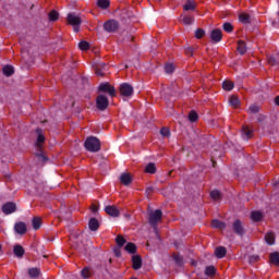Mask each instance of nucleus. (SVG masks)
Returning <instances> with one entry per match:
<instances>
[{
  "label": "nucleus",
  "mask_w": 279,
  "mask_h": 279,
  "mask_svg": "<svg viewBox=\"0 0 279 279\" xmlns=\"http://www.w3.org/2000/svg\"><path fill=\"white\" fill-rule=\"evenodd\" d=\"M29 278H39L40 277V268L33 267L28 269Z\"/></svg>",
  "instance_id": "bb28decb"
},
{
  "label": "nucleus",
  "mask_w": 279,
  "mask_h": 279,
  "mask_svg": "<svg viewBox=\"0 0 279 279\" xmlns=\"http://www.w3.org/2000/svg\"><path fill=\"white\" fill-rule=\"evenodd\" d=\"M222 29L227 32V34H232V32H234V26H232L230 22H227L222 25Z\"/></svg>",
  "instance_id": "58836bf2"
},
{
  "label": "nucleus",
  "mask_w": 279,
  "mask_h": 279,
  "mask_svg": "<svg viewBox=\"0 0 279 279\" xmlns=\"http://www.w3.org/2000/svg\"><path fill=\"white\" fill-rule=\"evenodd\" d=\"M104 29L105 32H108L109 34H112L119 29V22L116 20H108L104 23Z\"/></svg>",
  "instance_id": "1a4fd4ad"
},
{
  "label": "nucleus",
  "mask_w": 279,
  "mask_h": 279,
  "mask_svg": "<svg viewBox=\"0 0 279 279\" xmlns=\"http://www.w3.org/2000/svg\"><path fill=\"white\" fill-rule=\"evenodd\" d=\"M265 241H266L267 245H275V243H276V235L274 234V232H268L265 235Z\"/></svg>",
  "instance_id": "a878e982"
},
{
  "label": "nucleus",
  "mask_w": 279,
  "mask_h": 279,
  "mask_svg": "<svg viewBox=\"0 0 279 279\" xmlns=\"http://www.w3.org/2000/svg\"><path fill=\"white\" fill-rule=\"evenodd\" d=\"M105 213H107V215H109V217H119V215H121V213L119 211V208H117V206H114V205L106 206Z\"/></svg>",
  "instance_id": "f8f14e48"
},
{
  "label": "nucleus",
  "mask_w": 279,
  "mask_h": 279,
  "mask_svg": "<svg viewBox=\"0 0 279 279\" xmlns=\"http://www.w3.org/2000/svg\"><path fill=\"white\" fill-rule=\"evenodd\" d=\"M13 254L16 258H23L25 256V248L21 244H16L13 247Z\"/></svg>",
  "instance_id": "f3484780"
},
{
  "label": "nucleus",
  "mask_w": 279,
  "mask_h": 279,
  "mask_svg": "<svg viewBox=\"0 0 279 279\" xmlns=\"http://www.w3.org/2000/svg\"><path fill=\"white\" fill-rule=\"evenodd\" d=\"M1 210L5 215H12L13 213H16V203L8 202L2 205Z\"/></svg>",
  "instance_id": "9d476101"
},
{
  "label": "nucleus",
  "mask_w": 279,
  "mask_h": 279,
  "mask_svg": "<svg viewBox=\"0 0 279 279\" xmlns=\"http://www.w3.org/2000/svg\"><path fill=\"white\" fill-rule=\"evenodd\" d=\"M36 134H37V142H36V147L39 149V151L36 154L37 159L39 162H47L49 158L43 154V143H45V135L43 134V129L37 128L36 129Z\"/></svg>",
  "instance_id": "f257e3e1"
},
{
  "label": "nucleus",
  "mask_w": 279,
  "mask_h": 279,
  "mask_svg": "<svg viewBox=\"0 0 279 279\" xmlns=\"http://www.w3.org/2000/svg\"><path fill=\"white\" fill-rule=\"evenodd\" d=\"M251 219H253L256 222L262 221L263 220V213L253 211L252 215H251Z\"/></svg>",
  "instance_id": "c9c22d12"
},
{
  "label": "nucleus",
  "mask_w": 279,
  "mask_h": 279,
  "mask_svg": "<svg viewBox=\"0 0 279 279\" xmlns=\"http://www.w3.org/2000/svg\"><path fill=\"white\" fill-rule=\"evenodd\" d=\"M278 25V22H272V26L276 27Z\"/></svg>",
  "instance_id": "69168bd1"
},
{
  "label": "nucleus",
  "mask_w": 279,
  "mask_h": 279,
  "mask_svg": "<svg viewBox=\"0 0 279 279\" xmlns=\"http://www.w3.org/2000/svg\"><path fill=\"white\" fill-rule=\"evenodd\" d=\"M2 71L7 77H12V75H14V66L12 65H4Z\"/></svg>",
  "instance_id": "c85d7f7f"
},
{
  "label": "nucleus",
  "mask_w": 279,
  "mask_h": 279,
  "mask_svg": "<svg viewBox=\"0 0 279 279\" xmlns=\"http://www.w3.org/2000/svg\"><path fill=\"white\" fill-rule=\"evenodd\" d=\"M120 182L124 186H130L132 184V174L124 172L120 175Z\"/></svg>",
  "instance_id": "dca6fc26"
},
{
  "label": "nucleus",
  "mask_w": 279,
  "mask_h": 279,
  "mask_svg": "<svg viewBox=\"0 0 279 279\" xmlns=\"http://www.w3.org/2000/svg\"><path fill=\"white\" fill-rule=\"evenodd\" d=\"M222 88L223 90H232V88H234V83L231 81H225L222 83Z\"/></svg>",
  "instance_id": "ea45409f"
},
{
  "label": "nucleus",
  "mask_w": 279,
  "mask_h": 279,
  "mask_svg": "<svg viewBox=\"0 0 279 279\" xmlns=\"http://www.w3.org/2000/svg\"><path fill=\"white\" fill-rule=\"evenodd\" d=\"M134 40V36H132L131 34H126V36L122 39V41L124 43H130Z\"/></svg>",
  "instance_id": "6e6d98bb"
},
{
  "label": "nucleus",
  "mask_w": 279,
  "mask_h": 279,
  "mask_svg": "<svg viewBox=\"0 0 279 279\" xmlns=\"http://www.w3.org/2000/svg\"><path fill=\"white\" fill-rule=\"evenodd\" d=\"M185 53H186V56H193V47H187L185 49Z\"/></svg>",
  "instance_id": "bf43d9fd"
},
{
  "label": "nucleus",
  "mask_w": 279,
  "mask_h": 279,
  "mask_svg": "<svg viewBox=\"0 0 279 279\" xmlns=\"http://www.w3.org/2000/svg\"><path fill=\"white\" fill-rule=\"evenodd\" d=\"M68 23L70 25H82V19L75 13H70L68 15Z\"/></svg>",
  "instance_id": "2eb2a0df"
},
{
  "label": "nucleus",
  "mask_w": 279,
  "mask_h": 279,
  "mask_svg": "<svg viewBox=\"0 0 279 279\" xmlns=\"http://www.w3.org/2000/svg\"><path fill=\"white\" fill-rule=\"evenodd\" d=\"M160 219H162V210L156 209L155 211L148 213V223L153 228H156V226H158V221H160Z\"/></svg>",
  "instance_id": "7ed1b4c3"
},
{
  "label": "nucleus",
  "mask_w": 279,
  "mask_h": 279,
  "mask_svg": "<svg viewBox=\"0 0 279 279\" xmlns=\"http://www.w3.org/2000/svg\"><path fill=\"white\" fill-rule=\"evenodd\" d=\"M0 250H1V244H0Z\"/></svg>",
  "instance_id": "774afa93"
},
{
  "label": "nucleus",
  "mask_w": 279,
  "mask_h": 279,
  "mask_svg": "<svg viewBox=\"0 0 279 279\" xmlns=\"http://www.w3.org/2000/svg\"><path fill=\"white\" fill-rule=\"evenodd\" d=\"M95 73L99 77H104L106 75V72L104 70H101V68H95Z\"/></svg>",
  "instance_id": "3c124183"
},
{
  "label": "nucleus",
  "mask_w": 279,
  "mask_h": 279,
  "mask_svg": "<svg viewBox=\"0 0 279 279\" xmlns=\"http://www.w3.org/2000/svg\"><path fill=\"white\" fill-rule=\"evenodd\" d=\"M215 274H217V269L215 268V266H207L205 269V275L206 276H215Z\"/></svg>",
  "instance_id": "37998d69"
},
{
  "label": "nucleus",
  "mask_w": 279,
  "mask_h": 279,
  "mask_svg": "<svg viewBox=\"0 0 279 279\" xmlns=\"http://www.w3.org/2000/svg\"><path fill=\"white\" fill-rule=\"evenodd\" d=\"M7 178H10V175H7Z\"/></svg>",
  "instance_id": "338daca9"
},
{
  "label": "nucleus",
  "mask_w": 279,
  "mask_h": 279,
  "mask_svg": "<svg viewBox=\"0 0 279 279\" xmlns=\"http://www.w3.org/2000/svg\"><path fill=\"white\" fill-rule=\"evenodd\" d=\"M88 228L92 230V232H97V230H99V220L96 218H90L88 221Z\"/></svg>",
  "instance_id": "6ab92c4d"
},
{
  "label": "nucleus",
  "mask_w": 279,
  "mask_h": 279,
  "mask_svg": "<svg viewBox=\"0 0 279 279\" xmlns=\"http://www.w3.org/2000/svg\"><path fill=\"white\" fill-rule=\"evenodd\" d=\"M108 106H110V100H108V97L105 95H99L96 97V108L100 112H104L105 110H108Z\"/></svg>",
  "instance_id": "20e7f679"
},
{
  "label": "nucleus",
  "mask_w": 279,
  "mask_h": 279,
  "mask_svg": "<svg viewBox=\"0 0 279 279\" xmlns=\"http://www.w3.org/2000/svg\"><path fill=\"white\" fill-rule=\"evenodd\" d=\"M275 104H276V106H279V96H277V97L275 98Z\"/></svg>",
  "instance_id": "0e129e2a"
},
{
  "label": "nucleus",
  "mask_w": 279,
  "mask_h": 279,
  "mask_svg": "<svg viewBox=\"0 0 279 279\" xmlns=\"http://www.w3.org/2000/svg\"><path fill=\"white\" fill-rule=\"evenodd\" d=\"M223 38V34L221 33V29L215 28L210 33V39L211 43H221V39Z\"/></svg>",
  "instance_id": "9b49d317"
},
{
  "label": "nucleus",
  "mask_w": 279,
  "mask_h": 279,
  "mask_svg": "<svg viewBox=\"0 0 279 279\" xmlns=\"http://www.w3.org/2000/svg\"><path fill=\"white\" fill-rule=\"evenodd\" d=\"M238 51L240 56H245V53L247 52V46L245 45V41L243 40L238 41Z\"/></svg>",
  "instance_id": "4be33fe9"
},
{
  "label": "nucleus",
  "mask_w": 279,
  "mask_h": 279,
  "mask_svg": "<svg viewBox=\"0 0 279 279\" xmlns=\"http://www.w3.org/2000/svg\"><path fill=\"white\" fill-rule=\"evenodd\" d=\"M269 263L270 265H275L276 267H279V252L270 253Z\"/></svg>",
  "instance_id": "aec40b11"
},
{
  "label": "nucleus",
  "mask_w": 279,
  "mask_h": 279,
  "mask_svg": "<svg viewBox=\"0 0 279 279\" xmlns=\"http://www.w3.org/2000/svg\"><path fill=\"white\" fill-rule=\"evenodd\" d=\"M259 256L258 255H253L251 257H248V263L252 265L254 263H256L257 260H259Z\"/></svg>",
  "instance_id": "5fc2aeb1"
},
{
  "label": "nucleus",
  "mask_w": 279,
  "mask_h": 279,
  "mask_svg": "<svg viewBox=\"0 0 279 279\" xmlns=\"http://www.w3.org/2000/svg\"><path fill=\"white\" fill-rule=\"evenodd\" d=\"M228 254V250L225 246H218L215 250V255L217 258H223Z\"/></svg>",
  "instance_id": "412c9836"
},
{
  "label": "nucleus",
  "mask_w": 279,
  "mask_h": 279,
  "mask_svg": "<svg viewBox=\"0 0 279 279\" xmlns=\"http://www.w3.org/2000/svg\"><path fill=\"white\" fill-rule=\"evenodd\" d=\"M116 243L119 247H123L126 243V240H125V238H123V235H118L116 238Z\"/></svg>",
  "instance_id": "79ce46f5"
},
{
  "label": "nucleus",
  "mask_w": 279,
  "mask_h": 279,
  "mask_svg": "<svg viewBox=\"0 0 279 279\" xmlns=\"http://www.w3.org/2000/svg\"><path fill=\"white\" fill-rule=\"evenodd\" d=\"M173 71H175V65L173 63H166L165 65V72L168 75H171V73H173Z\"/></svg>",
  "instance_id": "4c0bfd02"
},
{
  "label": "nucleus",
  "mask_w": 279,
  "mask_h": 279,
  "mask_svg": "<svg viewBox=\"0 0 279 279\" xmlns=\"http://www.w3.org/2000/svg\"><path fill=\"white\" fill-rule=\"evenodd\" d=\"M145 172L151 173V174L156 173V163H153V162L148 163L145 168Z\"/></svg>",
  "instance_id": "a19ab883"
},
{
  "label": "nucleus",
  "mask_w": 279,
  "mask_h": 279,
  "mask_svg": "<svg viewBox=\"0 0 279 279\" xmlns=\"http://www.w3.org/2000/svg\"><path fill=\"white\" fill-rule=\"evenodd\" d=\"M81 276L84 279L90 278V276H93V268L89 266L84 267L81 271Z\"/></svg>",
  "instance_id": "b1692460"
},
{
  "label": "nucleus",
  "mask_w": 279,
  "mask_h": 279,
  "mask_svg": "<svg viewBox=\"0 0 279 279\" xmlns=\"http://www.w3.org/2000/svg\"><path fill=\"white\" fill-rule=\"evenodd\" d=\"M239 19H240L241 23H243L244 25H250V23H252V19L250 17V14H247V13H241L239 15Z\"/></svg>",
  "instance_id": "cd10ccee"
},
{
  "label": "nucleus",
  "mask_w": 279,
  "mask_h": 279,
  "mask_svg": "<svg viewBox=\"0 0 279 279\" xmlns=\"http://www.w3.org/2000/svg\"><path fill=\"white\" fill-rule=\"evenodd\" d=\"M97 5L101 10H108L110 8V0H97Z\"/></svg>",
  "instance_id": "2f4dec72"
},
{
  "label": "nucleus",
  "mask_w": 279,
  "mask_h": 279,
  "mask_svg": "<svg viewBox=\"0 0 279 279\" xmlns=\"http://www.w3.org/2000/svg\"><path fill=\"white\" fill-rule=\"evenodd\" d=\"M84 147L87 151L97 154V151H101V142L95 136H89L85 141Z\"/></svg>",
  "instance_id": "f03ea898"
},
{
  "label": "nucleus",
  "mask_w": 279,
  "mask_h": 279,
  "mask_svg": "<svg viewBox=\"0 0 279 279\" xmlns=\"http://www.w3.org/2000/svg\"><path fill=\"white\" fill-rule=\"evenodd\" d=\"M211 227L216 228V230H226V222L214 219L211 221Z\"/></svg>",
  "instance_id": "5701e85b"
},
{
  "label": "nucleus",
  "mask_w": 279,
  "mask_h": 279,
  "mask_svg": "<svg viewBox=\"0 0 279 279\" xmlns=\"http://www.w3.org/2000/svg\"><path fill=\"white\" fill-rule=\"evenodd\" d=\"M242 136L245 141H250V137L252 136V130H250L247 126H243Z\"/></svg>",
  "instance_id": "473e14b6"
},
{
  "label": "nucleus",
  "mask_w": 279,
  "mask_h": 279,
  "mask_svg": "<svg viewBox=\"0 0 279 279\" xmlns=\"http://www.w3.org/2000/svg\"><path fill=\"white\" fill-rule=\"evenodd\" d=\"M232 230L234 234H238V236H243V234H245V227H243V221L235 219L232 223Z\"/></svg>",
  "instance_id": "6e6552de"
},
{
  "label": "nucleus",
  "mask_w": 279,
  "mask_h": 279,
  "mask_svg": "<svg viewBox=\"0 0 279 279\" xmlns=\"http://www.w3.org/2000/svg\"><path fill=\"white\" fill-rule=\"evenodd\" d=\"M204 36H206V31H204V28H197L195 32V38L199 39L204 38Z\"/></svg>",
  "instance_id": "49530a36"
},
{
  "label": "nucleus",
  "mask_w": 279,
  "mask_h": 279,
  "mask_svg": "<svg viewBox=\"0 0 279 279\" xmlns=\"http://www.w3.org/2000/svg\"><path fill=\"white\" fill-rule=\"evenodd\" d=\"M125 252H128L129 254H136V244L129 242L125 246H124Z\"/></svg>",
  "instance_id": "7c9ffc66"
},
{
  "label": "nucleus",
  "mask_w": 279,
  "mask_h": 279,
  "mask_svg": "<svg viewBox=\"0 0 279 279\" xmlns=\"http://www.w3.org/2000/svg\"><path fill=\"white\" fill-rule=\"evenodd\" d=\"M279 61L275 56H270L268 57V64H270V66H276V64H278Z\"/></svg>",
  "instance_id": "8fccbe9b"
},
{
  "label": "nucleus",
  "mask_w": 279,
  "mask_h": 279,
  "mask_svg": "<svg viewBox=\"0 0 279 279\" xmlns=\"http://www.w3.org/2000/svg\"><path fill=\"white\" fill-rule=\"evenodd\" d=\"M48 19L49 21H51L52 23H56V21H58V19H60V13H58V11H51L48 14Z\"/></svg>",
  "instance_id": "72a5a7b5"
},
{
  "label": "nucleus",
  "mask_w": 279,
  "mask_h": 279,
  "mask_svg": "<svg viewBox=\"0 0 279 279\" xmlns=\"http://www.w3.org/2000/svg\"><path fill=\"white\" fill-rule=\"evenodd\" d=\"M197 119H199V116H197V112L191 111L189 113V121H191L192 123H195V121H197Z\"/></svg>",
  "instance_id": "09e8293b"
},
{
  "label": "nucleus",
  "mask_w": 279,
  "mask_h": 279,
  "mask_svg": "<svg viewBox=\"0 0 279 279\" xmlns=\"http://www.w3.org/2000/svg\"><path fill=\"white\" fill-rule=\"evenodd\" d=\"M92 210L94 213H97L99 210V206H96V205H92Z\"/></svg>",
  "instance_id": "680f3d73"
},
{
  "label": "nucleus",
  "mask_w": 279,
  "mask_h": 279,
  "mask_svg": "<svg viewBox=\"0 0 279 279\" xmlns=\"http://www.w3.org/2000/svg\"><path fill=\"white\" fill-rule=\"evenodd\" d=\"M229 102H230V106H232V108H239V105L241 104V101L236 96H231L229 99Z\"/></svg>",
  "instance_id": "f704fd0d"
},
{
  "label": "nucleus",
  "mask_w": 279,
  "mask_h": 279,
  "mask_svg": "<svg viewBox=\"0 0 279 279\" xmlns=\"http://www.w3.org/2000/svg\"><path fill=\"white\" fill-rule=\"evenodd\" d=\"M247 112L251 114H258L260 112V107L258 105H251Z\"/></svg>",
  "instance_id": "e433bc0d"
},
{
  "label": "nucleus",
  "mask_w": 279,
  "mask_h": 279,
  "mask_svg": "<svg viewBox=\"0 0 279 279\" xmlns=\"http://www.w3.org/2000/svg\"><path fill=\"white\" fill-rule=\"evenodd\" d=\"M160 134H161V136H170V134H171V132L169 131V129H167V128H162L161 130H160Z\"/></svg>",
  "instance_id": "603ef678"
},
{
  "label": "nucleus",
  "mask_w": 279,
  "mask_h": 279,
  "mask_svg": "<svg viewBox=\"0 0 279 279\" xmlns=\"http://www.w3.org/2000/svg\"><path fill=\"white\" fill-rule=\"evenodd\" d=\"M266 117L263 116L262 113L256 116V121L257 123H263V121H265Z\"/></svg>",
  "instance_id": "4d7b16f0"
},
{
  "label": "nucleus",
  "mask_w": 279,
  "mask_h": 279,
  "mask_svg": "<svg viewBox=\"0 0 279 279\" xmlns=\"http://www.w3.org/2000/svg\"><path fill=\"white\" fill-rule=\"evenodd\" d=\"M95 68L100 69L106 72V70L108 69V65L106 63L101 62V63L96 64Z\"/></svg>",
  "instance_id": "864d4df0"
},
{
  "label": "nucleus",
  "mask_w": 279,
  "mask_h": 279,
  "mask_svg": "<svg viewBox=\"0 0 279 279\" xmlns=\"http://www.w3.org/2000/svg\"><path fill=\"white\" fill-rule=\"evenodd\" d=\"M114 255L119 258L121 256V248H114Z\"/></svg>",
  "instance_id": "052dcab7"
},
{
  "label": "nucleus",
  "mask_w": 279,
  "mask_h": 279,
  "mask_svg": "<svg viewBox=\"0 0 279 279\" xmlns=\"http://www.w3.org/2000/svg\"><path fill=\"white\" fill-rule=\"evenodd\" d=\"M117 12L122 23H128L131 19H134V13L128 9L117 10Z\"/></svg>",
  "instance_id": "0eeeda50"
},
{
  "label": "nucleus",
  "mask_w": 279,
  "mask_h": 279,
  "mask_svg": "<svg viewBox=\"0 0 279 279\" xmlns=\"http://www.w3.org/2000/svg\"><path fill=\"white\" fill-rule=\"evenodd\" d=\"M132 265H133V269L135 271H138V269H141V267H143V258L141 257V255L132 256Z\"/></svg>",
  "instance_id": "ddd939ff"
},
{
  "label": "nucleus",
  "mask_w": 279,
  "mask_h": 279,
  "mask_svg": "<svg viewBox=\"0 0 279 279\" xmlns=\"http://www.w3.org/2000/svg\"><path fill=\"white\" fill-rule=\"evenodd\" d=\"M211 199H221V192L219 190H214L210 192Z\"/></svg>",
  "instance_id": "a18cd8bd"
},
{
  "label": "nucleus",
  "mask_w": 279,
  "mask_h": 279,
  "mask_svg": "<svg viewBox=\"0 0 279 279\" xmlns=\"http://www.w3.org/2000/svg\"><path fill=\"white\" fill-rule=\"evenodd\" d=\"M195 0H186V3L183 5V10H185V12L189 11H195Z\"/></svg>",
  "instance_id": "393cba45"
},
{
  "label": "nucleus",
  "mask_w": 279,
  "mask_h": 279,
  "mask_svg": "<svg viewBox=\"0 0 279 279\" xmlns=\"http://www.w3.org/2000/svg\"><path fill=\"white\" fill-rule=\"evenodd\" d=\"M14 231L16 232V234H25L27 232V225H25V222H16L14 225Z\"/></svg>",
  "instance_id": "4468645a"
},
{
  "label": "nucleus",
  "mask_w": 279,
  "mask_h": 279,
  "mask_svg": "<svg viewBox=\"0 0 279 279\" xmlns=\"http://www.w3.org/2000/svg\"><path fill=\"white\" fill-rule=\"evenodd\" d=\"M73 27H74V32H80V25H73Z\"/></svg>",
  "instance_id": "e2e57ef3"
},
{
  "label": "nucleus",
  "mask_w": 279,
  "mask_h": 279,
  "mask_svg": "<svg viewBox=\"0 0 279 279\" xmlns=\"http://www.w3.org/2000/svg\"><path fill=\"white\" fill-rule=\"evenodd\" d=\"M183 23L184 25H193V23H195V17L193 16H183Z\"/></svg>",
  "instance_id": "c03bdc74"
},
{
  "label": "nucleus",
  "mask_w": 279,
  "mask_h": 279,
  "mask_svg": "<svg viewBox=\"0 0 279 279\" xmlns=\"http://www.w3.org/2000/svg\"><path fill=\"white\" fill-rule=\"evenodd\" d=\"M151 193H154V187H153V186H148V187L146 189V195H147V197H149V195H151Z\"/></svg>",
  "instance_id": "13d9d810"
},
{
  "label": "nucleus",
  "mask_w": 279,
  "mask_h": 279,
  "mask_svg": "<svg viewBox=\"0 0 279 279\" xmlns=\"http://www.w3.org/2000/svg\"><path fill=\"white\" fill-rule=\"evenodd\" d=\"M99 93H107L109 97H117V89L110 83H101L98 86Z\"/></svg>",
  "instance_id": "39448f33"
},
{
  "label": "nucleus",
  "mask_w": 279,
  "mask_h": 279,
  "mask_svg": "<svg viewBox=\"0 0 279 279\" xmlns=\"http://www.w3.org/2000/svg\"><path fill=\"white\" fill-rule=\"evenodd\" d=\"M78 48L81 49V51H87V49L90 48V44H88V41H81L78 44Z\"/></svg>",
  "instance_id": "de8ad7c7"
},
{
  "label": "nucleus",
  "mask_w": 279,
  "mask_h": 279,
  "mask_svg": "<svg viewBox=\"0 0 279 279\" xmlns=\"http://www.w3.org/2000/svg\"><path fill=\"white\" fill-rule=\"evenodd\" d=\"M172 258L177 265V267H184V256L180 255V253H174Z\"/></svg>",
  "instance_id": "a211bd4d"
},
{
  "label": "nucleus",
  "mask_w": 279,
  "mask_h": 279,
  "mask_svg": "<svg viewBox=\"0 0 279 279\" xmlns=\"http://www.w3.org/2000/svg\"><path fill=\"white\" fill-rule=\"evenodd\" d=\"M32 225L34 230H40V227L43 226V220L39 217H34L32 220Z\"/></svg>",
  "instance_id": "c756f323"
},
{
  "label": "nucleus",
  "mask_w": 279,
  "mask_h": 279,
  "mask_svg": "<svg viewBox=\"0 0 279 279\" xmlns=\"http://www.w3.org/2000/svg\"><path fill=\"white\" fill-rule=\"evenodd\" d=\"M122 97H132L134 95V87L130 83H122L119 87Z\"/></svg>",
  "instance_id": "423d86ee"
}]
</instances>
